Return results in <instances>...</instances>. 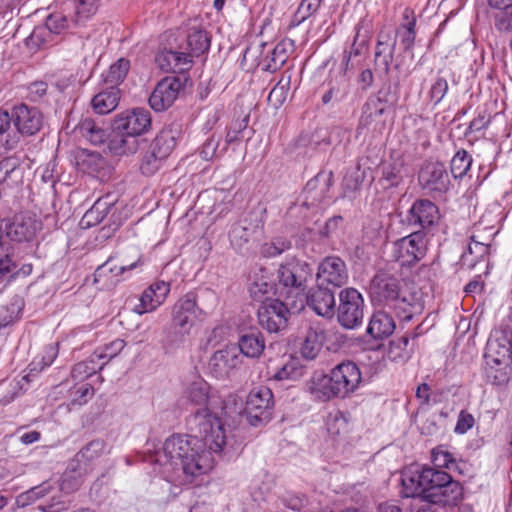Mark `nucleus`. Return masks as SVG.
Returning a JSON list of instances; mask_svg holds the SVG:
<instances>
[{
  "instance_id": "27",
  "label": "nucleus",
  "mask_w": 512,
  "mask_h": 512,
  "mask_svg": "<svg viewBox=\"0 0 512 512\" xmlns=\"http://www.w3.org/2000/svg\"><path fill=\"white\" fill-rule=\"evenodd\" d=\"M111 447L104 439H93L85 444L75 455V460L79 465L92 466L102 456L108 455Z\"/></svg>"
},
{
  "instance_id": "30",
  "label": "nucleus",
  "mask_w": 512,
  "mask_h": 512,
  "mask_svg": "<svg viewBox=\"0 0 512 512\" xmlns=\"http://www.w3.org/2000/svg\"><path fill=\"white\" fill-rule=\"evenodd\" d=\"M395 321L386 311L375 312L368 324L367 332L374 339H382L390 336L395 330Z\"/></svg>"
},
{
  "instance_id": "4",
  "label": "nucleus",
  "mask_w": 512,
  "mask_h": 512,
  "mask_svg": "<svg viewBox=\"0 0 512 512\" xmlns=\"http://www.w3.org/2000/svg\"><path fill=\"white\" fill-rule=\"evenodd\" d=\"M373 301L393 310L398 317L409 320L413 314V298L407 297L397 278L385 274L376 275L370 285Z\"/></svg>"
},
{
  "instance_id": "18",
  "label": "nucleus",
  "mask_w": 512,
  "mask_h": 512,
  "mask_svg": "<svg viewBox=\"0 0 512 512\" xmlns=\"http://www.w3.org/2000/svg\"><path fill=\"white\" fill-rule=\"evenodd\" d=\"M169 292V283L165 281L152 283L141 293L139 303L132 308V311L138 315L154 312L165 302Z\"/></svg>"
},
{
  "instance_id": "45",
  "label": "nucleus",
  "mask_w": 512,
  "mask_h": 512,
  "mask_svg": "<svg viewBox=\"0 0 512 512\" xmlns=\"http://www.w3.org/2000/svg\"><path fill=\"white\" fill-rule=\"evenodd\" d=\"M404 161L401 157L393 158L382 165V177L392 186H397L402 180Z\"/></svg>"
},
{
  "instance_id": "8",
  "label": "nucleus",
  "mask_w": 512,
  "mask_h": 512,
  "mask_svg": "<svg viewBox=\"0 0 512 512\" xmlns=\"http://www.w3.org/2000/svg\"><path fill=\"white\" fill-rule=\"evenodd\" d=\"M273 393L266 386H259L250 391L246 400L245 413L249 423L258 426L271 419Z\"/></svg>"
},
{
  "instance_id": "60",
  "label": "nucleus",
  "mask_w": 512,
  "mask_h": 512,
  "mask_svg": "<svg viewBox=\"0 0 512 512\" xmlns=\"http://www.w3.org/2000/svg\"><path fill=\"white\" fill-rule=\"evenodd\" d=\"M448 91V82L443 77H438L435 82L432 84L429 97L430 100L434 102V104H438L442 101Z\"/></svg>"
},
{
  "instance_id": "3",
  "label": "nucleus",
  "mask_w": 512,
  "mask_h": 512,
  "mask_svg": "<svg viewBox=\"0 0 512 512\" xmlns=\"http://www.w3.org/2000/svg\"><path fill=\"white\" fill-rule=\"evenodd\" d=\"M362 375L352 361H344L331 369L329 374L315 373L308 385L309 392L320 401L346 398L360 386Z\"/></svg>"
},
{
  "instance_id": "14",
  "label": "nucleus",
  "mask_w": 512,
  "mask_h": 512,
  "mask_svg": "<svg viewBox=\"0 0 512 512\" xmlns=\"http://www.w3.org/2000/svg\"><path fill=\"white\" fill-rule=\"evenodd\" d=\"M419 184L429 194H443L448 191L450 179L445 166L440 162H428L420 170Z\"/></svg>"
},
{
  "instance_id": "37",
  "label": "nucleus",
  "mask_w": 512,
  "mask_h": 512,
  "mask_svg": "<svg viewBox=\"0 0 512 512\" xmlns=\"http://www.w3.org/2000/svg\"><path fill=\"white\" fill-rule=\"evenodd\" d=\"M115 208V205L109 201V198L98 199L93 206L84 214L81 223L86 227H91L101 223L108 213Z\"/></svg>"
},
{
  "instance_id": "42",
  "label": "nucleus",
  "mask_w": 512,
  "mask_h": 512,
  "mask_svg": "<svg viewBox=\"0 0 512 512\" xmlns=\"http://www.w3.org/2000/svg\"><path fill=\"white\" fill-rule=\"evenodd\" d=\"M189 333L190 332L179 327H173V324L171 323L170 328L163 332V337L161 340L162 347L165 350V352L173 353L174 351H176L184 342L185 337Z\"/></svg>"
},
{
  "instance_id": "46",
  "label": "nucleus",
  "mask_w": 512,
  "mask_h": 512,
  "mask_svg": "<svg viewBox=\"0 0 512 512\" xmlns=\"http://www.w3.org/2000/svg\"><path fill=\"white\" fill-rule=\"evenodd\" d=\"M98 357H95V352L85 361H81L74 365L72 369V376L78 379H84L95 374L98 370H102L105 362L98 363Z\"/></svg>"
},
{
  "instance_id": "28",
  "label": "nucleus",
  "mask_w": 512,
  "mask_h": 512,
  "mask_svg": "<svg viewBox=\"0 0 512 512\" xmlns=\"http://www.w3.org/2000/svg\"><path fill=\"white\" fill-rule=\"evenodd\" d=\"M326 339L324 329L319 323L311 325L305 335L300 352L303 358L313 360L322 349Z\"/></svg>"
},
{
  "instance_id": "40",
  "label": "nucleus",
  "mask_w": 512,
  "mask_h": 512,
  "mask_svg": "<svg viewBox=\"0 0 512 512\" xmlns=\"http://www.w3.org/2000/svg\"><path fill=\"white\" fill-rule=\"evenodd\" d=\"M187 47L191 55V59L194 56H200L206 53L210 48V37L205 30L193 28L187 35Z\"/></svg>"
},
{
  "instance_id": "49",
  "label": "nucleus",
  "mask_w": 512,
  "mask_h": 512,
  "mask_svg": "<svg viewBox=\"0 0 512 512\" xmlns=\"http://www.w3.org/2000/svg\"><path fill=\"white\" fill-rule=\"evenodd\" d=\"M472 163L471 156L465 151H457L451 160V173L454 178L463 177L469 170Z\"/></svg>"
},
{
  "instance_id": "17",
  "label": "nucleus",
  "mask_w": 512,
  "mask_h": 512,
  "mask_svg": "<svg viewBox=\"0 0 512 512\" xmlns=\"http://www.w3.org/2000/svg\"><path fill=\"white\" fill-rule=\"evenodd\" d=\"M182 82L177 77H165L159 81L149 97L150 107L161 112L168 109L177 99Z\"/></svg>"
},
{
  "instance_id": "54",
  "label": "nucleus",
  "mask_w": 512,
  "mask_h": 512,
  "mask_svg": "<svg viewBox=\"0 0 512 512\" xmlns=\"http://www.w3.org/2000/svg\"><path fill=\"white\" fill-rule=\"evenodd\" d=\"M431 461L434 465L433 468L441 470L442 468H449L455 462L452 454L444 446H437L432 449Z\"/></svg>"
},
{
  "instance_id": "31",
  "label": "nucleus",
  "mask_w": 512,
  "mask_h": 512,
  "mask_svg": "<svg viewBox=\"0 0 512 512\" xmlns=\"http://www.w3.org/2000/svg\"><path fill=\"white\" fill-rule=\"evenodd\" d=\"M386 110L381 105H374L367 101L363 107V112L359 120V128H372L373 131L382 132L386 126V121L382 119Z\"/></svg>"
},
{
  "instance_id": "33",
  "label": "nucleus",
  "mask_w": 512,
  "mask_h": 512,
  "mask_svg": "<svg viewBox=\"0 0 512 512\" xmlns=\"http://www.w3.org/2000/svg\"><path fill=\"white\" fill-rule=\"evenodd\" d=\"M274 290V281L265 268H260L254 272L251 283L249 285V292L252 298L261 301L262 298Z\"/></svg>"
},
{
  "instance_id": "51",
  "label": "nucleus",
  "mask_w": 512,
  "mask_h": 512,
  "mask_svg": "<svg viewBox=\"0 0 512 512\" xmlns=\"http://www.w3.org/2000/svg\"><path fill=\"white\" fill-rule=\"evenodd\" d=\"M318 0H302L291 21V26H297L311 15L316 13L321 6Z\"/></svg>"
},
{
  "instance_id": "23",
  "label": "nucleus",
  "mask_w": 512,
  "mask_h": 512,
  "mask_svg": "<svg viewBox=\"0 0 512 512\" xmlns=\"http://www.w3.org/2000/svg\"><path fill=\"white\" fill-rule=\"evenodd\" d=\"M38 228V222L26 214L16 215L5 227L7 236L17 242L30 241Z\"/></svg>"
},
{
  "instance_id": "29",
  "label": "nucleus",
  "mask_w": 512,
  "mask_h": 512,
  "mask_svg": "<svg viewBox=\"0 0 512 512\" xmlns=\"http://www.w3.org/2000/svg\"><path fill=\"white\" fill-rule=\"evenodd\" d=\"M74 132L93 145L102 144L107 139L106 130L92 118L81 120L74 128Z\"/></svg>"
},
{
  "instance_id": "7",
  "label": "nucleus",
  "mask_w": 512,
  "mask_h": 512,
  "mask_svg": "<svg viewBox=\"0 0 512 512\" xmlns=\"http://www.w3.org/2000/svg\"><path fill=\"white\" fill-rule=\"evenodd\" d=\"M426 251V237L421 231H414L392 245V257L401 266L416 264L426 255Z\"/></svg>"
},
{
  "instance_id": "41",
  "label": "nucleus",
  "mask_w": 512,
  "mask_h": 512,
  "mask_svg": "<svg viewBox=\"0 0 512 512\" xmlns=\"http://www.w3.org/2000/svg\"><path fill=\"white\" fill-rule=\"evenodd\" d=\"M109 150L114 155H128L136 152L138 140L133 136L124 133H115L108 144Z\"/></svg>"
},
{
  "instance_id": "62",
  "label": "nucleus",
  "mask_w": 512,
  "mask_h": 512,
  "mask_svg": "<svg viewBox=\"0 0 512 512\" xmlns=\"http://www.w3.org/2000/svg\"><path fill=\"white\" fill-rule=\"evenodd\" d=\"M474 423L475 420L472 414L466 411H461L458 416L454 431L457 434H465L469 429L473 427Z\"/></svg>"
},
{
  "instance_id": "5",
  "label": "nucleus",
  "mask_w": 512,
  "mask_h": 512,
  "mask_svg": "<svg viewBox=\"0 0 512 512\" xmlns=\"http://www.w3.org/2000/svg\"><path fill=\"white\" fill-rule=\"evenodd\" d=\"M206 298L210 301L209 307H198L196 297L193 294H186L180 298L173 306L172 320L173 327H179L190 332L196 319H201L207 316L212 311L217 302L214 293L207 291Z\"/></svg>"
},
{
  "instance_id": "15",
  "label": "nucleus",
  "mask_w": 512,
  "mask_h": 512,
  "mask_svg": "<svg viewBox=\"0 0 512 512\" xmlns=\"http://www.w3.org/2000/svg\"><path fill=\"white\" fill-rule=\"evenodd\" d=\"M348 277L347 266L338 256L325 257L318 266L317 281L322 286L341 287Z\"/></svg>"
},
{
  "instance_id": "34",
  "label": "nucleus",
  "mask_w": 512,
  "mask_h": 512,
  "mask_svg": "<svg viewBox=\"0 0 512 512\" xmlns=\"http://www.w3.org/2000/svg\"><path fill=\"white\" fill-rule=\"evenodd\" d=\"M176 131L163 129L151 142L149 149L156 154V157L166 159L176 146Z\"/></svg>"
},
{
  "instance_id": "48",
  "label": "nucleus",
  "mask_w": 512,
  "mask_h": 512,
  "mask_svg": "<svg viewBox=\"0 0 512 512\" xmlns=\"http://www.w3.org/2000/svg\"><path fill=\"white\" fill-rule=\"evenodd\" d=\"M130 67V62L127 59L121 58L113 65L110 66L109 70L104 76V81L110 86L117 87L127 75Z\"/></svg>"
},
{
  "instance_id": "11",
  "label": "nucleus",
  "mask_w": 512,
  "mask_h": 512,
  "mask_svg": "<svg viewBox=\"0 0 512 512\" xmlns=\"http://www.w3.org/2000/svg\"><path fill=\"white\" fill-rule=\"evenodd\" d=\"M141 265L142 262L140 258L131 264H126L123 261L118 263L114 256H110L95 270L94 283L97 284L101 290L112 289L119 282L125 279L123 276L125 273L130 272Z\"/></svg>"
},
{
  "instance_id": "53",
  "label": "nucleus",
  "mask_w": 512,
  "mask_h": 512,
  "mask_svg": "<svg viewBox=\"0 0 512 512\" xmlns=\"http://www.w3.org/2000/svg\"><path fill=\"white\" fill-rule=\"evenodd\" d=\"M374 105H381L384 110H388L395 106L398 102V95L395 91H393L392 86L389 84L383 88H381L375 97V99L369 100Z\"/></svg>"
},
{
  "instance_id": "13",
  "label": "nucleus",
  "mask_w": 512,
  "mask_h": 512,
  "mask_svg": "<svg viewBox=\"0 0 512 512\" xmlns=\"http://www.w3.org/2000/svg\"><path fill=\"white\" fill-rule=\"evenodd\" d=\"M312 273L313 269L310 264L291 258L280 265L278 280L284 287L304 289L306 282L312 277Z\"/></svg>"
},
{
  "instance_id": "36",
  "label": "nucleus",
  "mask_w": 512,
  "mask_h": 512,
  "mask_svg": "<svg viewBox=\"0 0 512 512\" xmlns=\"http://www.w3.org/2000/svg\"><path fill=\"white\" fill-rule=\"evenodd\" d=\"M292 46L291 40H282L277 43L264 59L265 69L271 72L280 69L286 63Z\"/></svg>"
},
{
  "instance_id": "47",
  "label": "nucleus",
  "mask_w": 512,
  "mask_h": 512,
  "mask_svg": "<svg viewBox=\"0 0 512 512\" xmlns=\"http://www.w3.org/2000/svg\"><path fill=\"white\" fill-rule=\"evenodd\" d=\"M396 45L390 44L389 47L385 44L376 43L375 48V65L380 68L385 75H388L390 71V65L392 63Z\"/></svg>"
},
{
  "instance_id": "35",
  "label": "nucleus",
  "mask_w": 512,
  "mask_h": 512,
  "mask_svg": "<svg viewBox=\"0 0 512 512\" xmlns=\"http://www.w3.org/2000/svg\"><path fill=\"white\" fill-rule=\"evenodd\" d=\"M241 353L249 358H258L265 349V339L260 332L242 335L238 342Z\"/></svg>"
},
{
  "instance_id": "56",
  "label": "nucleus",
  "mask_w": 512,
  "mask_h": 512,
  "mask_svg": "<svg viewBox=\"0 0 512 512\" xmlns=\"http://www.w3.org/2000/svg\"><path fill=\"white\" fill-rule=\"evenodd\" d=\"M97 2L98 0H74L73 7L77 17L76 21L86 20L93 15L97 10Z\"/></svg>"
},
{
  "instance_id": "57",
  "label": "nucleus",
  "mask_w": 512,
  "mask_h": 512,
  "mask_svg": "<svg viewBox=\"0 0 512 512\" xmlns=\"http://www.w3.org/2000/svg\"><path fill=\"white\" fill-rule=\"evenodd\" d=\"M125 347V342L122 339H116L106 345L103 350L95 351V357L98 360H104L103 362L108 363L112 358L117 356L122 349Z\"/></svg>"
},
{
  "instance_id": "22",
  "label": "nucleus",
  "mask_w": 512,
  "mask_h": 512,
  "mask_svg": "<svg viewBox=\"0 0 512 512\" xmlns=\"http://www.w3.org/2000/svg\"><path fill=\"white\" fill-rule=\"evenodd\" d=\"M240 363L235 347H226L216 351L209 361V369L217 378H224Z\"/></svg>"
},
{
  "instance_id": "44",
  "label": "nucleus",
  "mask_w": 512,
  "mask_h": 512,
  "mask_svg": "<svg viewBox=\"0 0 512 512\" xmlns=\"http://www.w3.org/2000/svg\"><path fill=\"white\" fill-rule=\"evenodd\" d=\"M408 346L409 338L406 336L391 341L387 350L388 359L398 363L407 361L411 354Z\"/></svg>"
},
{
  "instance_id": "16",
  "label": "nucleus",
  "mask_w": 512,
  "mask_h": 512,
  "mask_svg": "<svg viewBox=\"0 0 512 512\" xmlns=\"http://www.w3.org/2000/svg\"><path fill=\"white\" fill-rule=\"evenodd\" d=\"M261 228L262 221L253 213L234 223L229 231L232 248L237 252L247 249L250 240Z\"/></svg>"
},
{
  "instance_id": "63",
  "label": "nucleus",
  "mask_w": 512,
  "mask_h": 512,
  "mask_svg": "<svg viewBox=\"0 0 512 512\" xmlns=\"http://www.w3.org/2000/svg\"><path fill=\"white\" fill-rule=\"evenodd\" d=\"M19 166L18 160L7 157L0 161V183H3Z\"/></svg>"
},
{
  "instance_id": "1",
  "label": "nucleus",
  "mask_w": 512,
  "mask_h": 512,
  "mask_svg": "<svg viewBox=\"0 0 512 512\" xmlns=\"http://www.w3.org/2000/svg\"><path fill=\"white\" fill-rule=\"evenodd\" d=\"M184 398L194 407L195 436L173 434L161 448L149 453L144 461L157 467L169 482L192 484L214 467L213 454H221L227 444L222 417L224 401L210 393L209 384L196 377L186 387Z\"/></svg>"
},
{
  "instance_id": "43",
  "label": "nucleus",
  "mask_w": 512,
  "mask_h": 512,
  "mask_svg": "<svg viewBox=\"0 0 512 512\" xmlns=\"http://www.w3.org/2000/svg\"><path fill=\"white\" fill-rule=\"evenodd\" d=\"M303 375V367L297 358L290 357L273 375L277 381L297 380Z\"/></svg>"
},
{
  "instance_id": "58",
  "label": "nucleus",
  "mask_w": 512,
  "mask_h": 512,
  "mask_svg": "<svg viewBox=\"0 0 512 512\" xmlns=\"http://www.w3.org/2000/svg\"><path fill=\"white\" fill-rule=\"evenodd\" d=\"M162 161V158H158V156L156 157V154L148 149L140 164L142 174L146 176L155 174L160 168Z\"/></svg>"
},
{
  "instance_id": "12",
  "label": "nucleus",
  "mask_w": 512,
  "mask_h": 512,
  "mask_svg": "<svg viewBox=\"0 0 512 512\" xmlns=\"http://www.w3.org/2000/svg\"><path fill=\"white\" fill-rule=\"evenodd\" d=\"M150 126V112L143 108L120 113L113 121V130L115 133L128 134L134 138L148 131Z\"/></svg>"
},
{
  "instance_id": "59",
  "label": "nucleus",
  "mask_w": 512,
  "mask_h": 512,
  "mask_svg": "<svg viewBox=\"0 0 512 512\" xmlns=\"http://www.w3.org/2000/svg\"><path fill=\"white\" fill-rule=\"evenodd\" d=\"M416 26H399L396 30V39L398 38L400 44L405 51L411 50L415 43Z\"/></svg>"
},
{
  "instance_id": "52",
  "label": "nucleus",
  "mask_w": 512,
  "mask_h": 512,
  "mask_svg": "<svg viewBox=\"0 0 512 512\" xmlns=\"http://www.w3.org/2000/svg\"><path fill=\"white\" fill-rule=\"evenodd\" d=\"M71 22L72 19L63 12H54L47 17L45 27L51 33L60 34L69 28Z\"/></svg>"
},
{
  "instance_id": "24",
  "label": "nucleus",
  "mask_w": 512,
  "mask_h": 512,
  "mask_svg": "<svg viewBox=\"0 0 512 512\" xmlns=\"http://www.w3.org/2000/svg\"><path fill=\"white\" fill-rule=\"evenodd\" d=\"M332 180V172H320L314 178L309 180L304 188V204L314 206L315 204L324 201L332 185Z\"/></svg>"
},
{
  "instance_id": "32",
  "label": "nucleus",
  "mask_w": 512,
  "mask_h": 512,
  "mask_svg": "<svg viewBox=\"0 0 512 512\" xmlns=\"http://www.w3.org/2000/svg\"><path fill=\"white\" fill-rule=\"evenodd\" d=\"M120 90L117 87L109 86L107 89L96 94L91 101L94 111L104 115L112 112L119 103Z\"/></svg>"
},
{
  "instance_id": "55",
  "label": "nucleus",
  "mask_w": 512,
  "mask_h": 512,
  "mask_svg": "<svg viewBox=\"0 0 512 512\" xmlns=\"http://www.w3.org/2000/svg\"><path fill=\"white\" fill-rule=\"evenodd\" d=\"M290 242L281 238L264 243L261 247V254L266 258L279 256L290 248Z\"/></svg>"
},
{
  "instance_id": "50",
  "label": "nucleus",
  "mask_w": 512,
  "mask_h": 512,
  "mask_svg": "<svg viewBox=\"0 0 512 512\" xmlns=\"http://www.w3.org/2000/svg\"><path fill=\"white\" fill-rule=\"evenodd\" d=\"M65 492H54L49 499L40 504L43 512H65L70 507V501L64 496Z\"/></svg>"
},
{
  "instance_id": "19",
  "label": "nucleus",
  "mask_w": 512,
  "mask_h": 512,
  "mask_svg": "<svg viewBox=\"0 0 512 512\" xmlns=\"http://www.w3.org/2000/svg\"><path fill=\"white\" fill-rule=\"evenodd\" d=\"M439 219L440 212L438 207L428 199L416 200L406 216L408 225L422 229L435 225Z\"/></svg>"
},
{
  "instance_id": "21",
  "label": "nucleus",
  "mask_w": 512,
  "mask_h": 512,
  "mask_svg": "<svg viewBox=\"0 0 512 512\" xmlns=\"http://www.w3.org/2000/svg\"><path fill=\"white\" fill-rule=\"evenodd\" d=\"M191 55L183 51L163 49L155 56V63L163 72H184L192 66Z\"/></svg>"
},
{
  "instance_id": "38",
  "label": "nucleus",
  "mask_w": 512,
  "mask_h": 512,
  "mask_svg": "<svg viewBox=\"0 0 512 512\" xmlns=\"http://www.w3.org/2000/svg\"><path fill=\"white\" fill-rule=\"evenodd\" d=\"M75 158L79 170L87 174L97 173L105 164L103 157L98 152L87 149L79 150Z\"/></svg>"
},
{
  "instance_id": "61",
  "label": "nucleus",
  "mask_w": 512,
  "mask_h": 512,
  "mask_svg": "<svg viewBox=\"0 0 512 512\" xmlns=\"http://www.w3.org/2000/svg\"><path fill=\"white\" fill-rule=\"evenodd\" d=\"M495 27L501 32H512V7L495 15Z\"/></svg>"
},
{
  "instance_id": "39",
  "label": "nucleus",
  "mask_w": 512,
  "mask_h": 512,
  "mask_svg": "<svg viewBox=\"0 0 512 512\" xmlns=\"http://www.w3.org/2000/svg\"><path fill=\"white\" fill-rule=\"evenodd\" d=\"M363 27V23L359 22L355 25V35L353 38V42L349 48V50H344L342 56V69L344 74L350 69L351 59L353 57L360 56L367 46L366 37L361 35V29Z\"/></svg>"
},
{
  "instance_id": "25",
  "label": "nucleus",
  "mask_w": 512,
  "mask_h": 512,
  "mask_svg": "<svg viewBox=\"0 0 512 512\" xmlns=\"http://www.w3.org/2000/svg\"><path fill=\"white\" fill-rule=\"evenodd\" d=\"M308 306L320 316H332L335 307V297L332 290L320 284L309 291L307 295Z\"/></svg>"
},
{
  "instance_id": "2",
  "label": "nucleus",
  "mask_w": 512,
  "mask_h": 512,
  "mask_svg": "<svg viewBox=\"0 0 512 512\" xmlns=\"http://www.w3.org/2000/svg\"><path fill=\"white\" fill-rule=\"evenodd\" d=\"M403 492L406 497L421 496L426 501L438 505H456L463 496L460 483L450 474L431 466L405 474L402 478Z\"/></svg>"
},
{
  "instance_id": "64",
  "label": "nucleus",
  "mask_w": 512,
  "mask_h": 512,
  "mask_svg": "<svg viewBox=\"0 0 512 512\" xmlns=\"http://www.w3.org/2000/svg\"><path fill=\"white\" fill-rule=\"evenodd\" d=\"M349 81L342 76L334 85H331L330 90L334 94V99L337 101L343 100L349 92Z\"/></svg>"
},
{
  "instance_id": "20",
  "label": "nucleus",
  "mask_w": 512,
  "mask_h": 512,
  "mask_svg": "<svg viewBox=\"0 0 512 512\" xmlns=\"http://www.w3.org/2000/svg\"><path fill=\"white\" fill-rule=\"evenodd\" d=\"M10 117L18 132L23 135L36 134L43 124V115L39 109L25 104L15 106Z\"/></svg>"
},
{
  "instance_id": "6",
  "label": "nucleus",
  "mask_w": 512,
  "mask_h": 512,
  "mask_svg": "<svg viewBox=\"0 0 512 512\" xmlns=\"http://www.w3.org/2000/svg\"><path fill=\"white\" fill-rule=\"evenodd\" d=\"M485 361L490 370L495 369L494 383L507 380V371L512 363V345L506 337L490 338L485 351Z\"/></svg>"
},
{
  "instance_id": "9",
  "label": "nucleus",
  "mask_w": 512,
  "mask_h": 512,
  "mask_svg": "<svg viewBox=\"0 0 512 512\" xmlns=\"http://www.w3.org/2000/svg\"><path fill=\"white\" fill-rule=\"evenodd\" d=\"M339 307L337 318L339 323L347 329H354L362 324L364 300L362 295L354 288H346L339 294Z\"/></svg>"
},
{
  "instance_id": "26",
  "label": "nucleus",
  "mask_w": 512,
  "mask_h": 512,
  "mask_svg": "<svg viewBox=\"0 0 512 512\" xmlns=\"http://www.w3.org/2000/svg\"><path fill=\"white\" fill-rule=\"evenodd\" d=\"M71 478V475L65 474L59 485L52 481H44L41 484L32 487L33 493H35V499L38 501L46 497H50L54 492L72 493L78 490L81 485L80 480Z\"/></svg>"
},
{
  "instance_id": "10",
  "label": "nucleus",
  "mask_w": 512,
  "mask_h": 512,
  "mask_svg": "<svg viewBox=\"0 0 512 512\" xmlns=\"http://www.w3.org/2000/svg\"><path fill=\"white\" fill-rule=\"evenodd\" d=\"M258 322L269 333L286 329L290 317L288 307L278 299H266L258 308Z\"/></svg>"
}]
</instances>
